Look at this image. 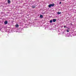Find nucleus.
Listing matches in <instances>:
<instances>
[{"label": "nucleus", "mask_w": 76, "mask_h": 76, "mask_svg": "<svg viewBox=\"0 0 76 76\" xmlns=\"http://www.w3.org/2000/svg\"><path fill=\"white\" fill-rule=\"evenodd\" d=\"M4 23L5 25H6L7 24V21H5L4 22Z\"/></svg>", "instance_id": "nucleus-1"}, {"label": "nucleus", "mask_w": 76, "mask_h": 76, "mask_svg": "<svg viewBox=\"0 0 76 76\" xmlns=\"http://www.w3.org/2000/svg\"><path fill=\"white\" fill-rule=\"evenodd\" d=\"M50 5H51V7H53V6H54V3L50 4Z\"/></svg>", "instance_id": "nucleus-2"}, {"label": "nucleus", "mask_w": 76, "mask_h": 76, "mask_svg": "<svg viewBox=\"0 0 76 76\" xmlns=\"http://www.w3.org/2000/svg\"><path fill=\"white\" fill-rule=\"evenodd\" d=\"M7 2L8 3L10 4V0H8Z\"/></svg>", "instance_id": "nucleus-3"}, {"label": "nucleus", "mask_w": 76, "mask_h": 76, "mask_svg": "<svg viewBox=\"0 0 76 76\" xmlns=\"http://www.w3.org/2000/svg\"><path fill=\"white\" fill-rule=\"evenodd\" d=\"M56 21V19H53V22H55Z\"/></svg>", "instance_id": "nucleus-4"}, {"label": "nucleus", "mask_w": 76, "mask_h": 76, "mask_svg": "<svg viewBox=\"0 0 76 76\" xmlns=\"http://www.w3.org/2000/svg\"><path fill=\"white\" fill-rule=\"evenodd\" d=\"M31 7L33 9H34V8H35V7H36V6H31Z\"/></svg>", "instance_id": "nucleus-5"}, {"label": "nucleus", "mask_w": 76, "mask_h": 76, "mask_svg": "<svg viewBox=\"0 0 76 76\" xmlns=\"http://www.w3.org/2000/svg\"><path fill=\"white\" fill-rule=\"evenodd\" d=\"M15 27H16L17 28H18L19 27V25L18 24H16L15 25Z\"/></svg>", "instance_id": "nucleus-6"}, {"label": "nucleus", "mask_w": 76, "mask_h": 76, "mask_svg": "<svg viewBox=\"0 0 76 76\" xmlns=\"http://www.w3.org/2000/svg\"><path fill=\"white\" fill-rule=\"evenodd\" d=\"M58 15H60V14H61V12H58L57 13Z\"/></svg>", "instance_id": "nucleus-7"}, {"label": "nucleus", "mask_w": 76, "mask_h": 76, "mask_svg": "<svg viewBox=\"0 0 76 76\" xmlns=\"http://www.w3.org/2000/svg\"><path fill=\"white\" fill-rule=\"evenodd\" d=\"M48 7H49V8H50L51 7V4H49L48 6Z\"/></svg>", "instance_id": "nucleus-8"}, {"label": "nucleus", "mask_w": 76, "mask_h": 76, "mask_svg": "<svg viewBox=\"0 0 76 76\" xmlns=\"http://www.w3.org/2000/svg\"><path fill=\"white\" fill-rule=\"evenodd\" d=\"M40 17L41 18H43V16L42 15H40Z\"/></svg>", "instance_id": "nucleus-9"}, {"label": "nucleus", "mask_w": 76, "mask_h": 76, "mask_svg": "<svg viewBox=\"0 0 76 76\" xmlns=\"http://www.w3.org/2000/svg\"><path fill=\"white\" fill-rule=\"evenodd\" d=\"M64 28H68V29H70V28H68L67 27L65 26H64Z\"/></svg>", "instance_id": "nucleus-10"}, {"label": "nucleus", "mask_w": 76, "mask_h": 76, "mask_svg": "<svg viewBox=\"0 0 76 76\" xmlns=\"http://www.w3.org/2000/svg\"><path fill=\"white\" fill-rule=\"evenodd\" d=\"M50 23H52V22H53V20H50Z\"/></svg>", "instance_id": "nucleus-11"}, {"label": "nucleus", "mask_w": 76, "mask_h": 76, "mask_svg": "<svg viewBox=\"0 0 76 76\" xmlns=\"http://www.w3.org/2000/svg\"><path fill=\"white\" fill-rule=\"evenodd\" d=\"M66 32H69V30L67 29V30H66Z\"/></svg>", "instance_id": "nucleus-12"}, {"label": "nucleus", "mask_w": 76, "mask_h": 76, "mask_svg": "<svg viewBox=\"0 0 76 76\" xmlns=\"http://www.w3.org/2000/svg\"><path fill=\"white\" fill-rule=\"evenodd\" d=\"M59 4H61V2H60V3H59Z\"/></svg>", "instance_id": "nucleus-13"}]
</instances>
